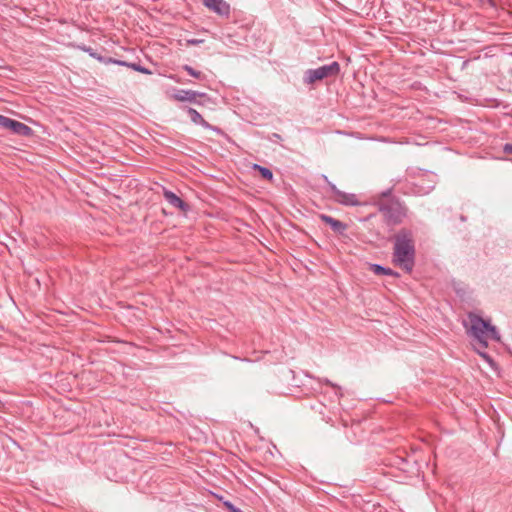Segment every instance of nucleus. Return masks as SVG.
<instances>
[{
  "instance_id": "26",
  "label": "nucleus",
  "mask_w": 512,
  "mask_h": 512,
  "mask_svg": "<svg viewBox=\"0 0 512 512\" xmlns=\"http://www.w3.org/2000/svg\"><path fill=\"white\" fill-rule=\"evenodd\" d=\"M237 512H243V511L241 509H239V511H237Z\"/></svg>"
},
{
  "instance_id": "22",
  "label": "nucleus",
  "mask_w": 512,
  "mask_h": 512,
  "mask_svg": "<svg viewBox=\"0 0 512 512\" xmlns=\"http://www.w3.org/2000/svg\"><path fill=\"white\" fill-rule=\"evenodd\" d=\"M503 152L506 153V154H511L512 155V144L511 143H506L503 146Z\"/></svg>"
},
{
  "instance_id": "12",
  "label": "nucleus",
  "mask_w": 512,
  "mask_h": 512,
  "mask_svg": "<svg viewBox=\"0 0 512 512\" xmlns=\"http://www.w3.org/2000/svg\"><path fill=\"white\" fill-rule=\"evenodd\" d=\"M370 270L376 275H386L398 278L400 274L391 268L384 267L380 264H370Z\"/></svg>"
},
{
  "instance_id": "10",
  "label": "nucleus",
  "mask_w": 512,
  "mask_h": 512,
  "mask_svg": "<svg viewBox=\"0 0 512 512\" xmlns=\"http://www.w3.org/2000/svg\"><path fill=\"white\" fill-rule=\"evenodd\" d=\"M319 217H320L321 221H323L325 224L329 225L331 227V229L338 234H343L347 229V225L345 223H343L342 221L337 220L329 215L321 214Z\"/></svg>"
},
{
  "instance_id": "6",
  "label": "nucleus",
  "mask_w": 512,
  "mask_h": 512,
  "mask_svg": "<svg viewBox=\"0 0 512 512\" xmlns=\"http://www.w3.org/2000/svg\"><path fill=\"white\" fill-rule=\"evenodd\" d=\"M205 98L209 100V97L206 93L198 92L194 90H185V89H179L176 90L175 93L172 95V98L179 102H189V103H195L199 105H203L204 103L200 100H197V98Z\"/></svg>"
},
{
  "instance_id": "3",
  "label": "nucleus",
  "mask_w": 512,
  "mask_h": 512,
  "mask_svg": "<svg viewBox=\"0 0 512 512\" xmlns=\"http://www.w3.org/2000/svg\"><path fill=\"white\" fill-rule=\"evenodd\" d=\"M375 205L387 226L400 225L407 216L406 206L396 198L379 199Z\"/></svg>"
},
{
  "instance_id": "7",
  "label": "nucleus",
  "mask_w": 512,
  "mask_h": 512,
  "mask_svg": "<svg viewBox=\"0 0 512 512\" xmlns=\"http://www.w3.org/2000/svg\"><path fill=\"white\" fill-rule=\"evenodd\" d=\"M202 2L205 7L214 13L223 17H229L230 5L225 0H202Z\"/></svg>"
},
{
  "instance_id": "25",
  "label": "nucleus",
  "mask_w": 512,
  "mask_h": 512,
  "mask_svg": "<svg viewBox=\"0 0 512 512\" xmlns=\"http://www.w3.org/2000/svg\"><path fill=\"white\" fill-rule=\"evenodd\" d=\"M391 194V189H387L386 191H383L381 193V196L384 197L385 199H389L388 196Z\"/></svg>"
},
{
  "instance_id": "1",
  "label": "nucleus",
  "mask_w": 512,
  "mask_h": 512,
  "mask_svg": "<svg viewBox=\"0 0 512 512\" xmlns=\"http://www.w3.org/2000/svg\"><path fill=\"white\" fill-rule=\"evenodd\" d=\"M468 319L470 321V329L468 330V333L477 340L479 346L475 348V351L481 358L493 366L494 360L484 350L488 347V339H492L497 342L500 341L499 332L495 326L491 325L489 320H484L481 316L475 313H469Z\"/></svg>"
},
{
  "instance_id": "2",
  "label": "nucleus",
  "mask_w": 512,
  "mask_h": 512,
  "mask_svg": "<svg viewBox=\"0 0 512 512\" xmlns=\"http://www.w3.org/2000/svg\"><path fill=\"white\" fill-rule=\"evenodd\" d=\"M415 256L416 249L413 231L407 228L400 229L394 235L393 263L404 269L407 273H410L415 265Z\"/></svg>"
},
{
  "instance_id": "14",
  "label": "nucleus",
  "mask_w": 512,
  "mask_h": 512,
  "mask_svg": "<svg viewBox=\"0 0 512 512\" xmlns=\"http://www.w3.org/2000/svg\"><path fill=\"white\" fill-rule=\"evenodd\" d=\"M98 60L104 64H116V65H119V66H125V67H129V65H131L132 63L130 62H127V61H123V60H117V59H114V58H106V57H98Z\"/></svg>"
},
{
  "instance_id": "23",
  "label": "nucleus",
  "mask_w": 512,
  "mask_h": 512,
  "mask_svg": "<svg viewBox=\"0 0 512 512\" xmlns=\"http://www.w3.org/2000/svg\"><path fill=\"white\" fill-rule=\"evenodd\" d=\"M209 130H212L214 131L215 133L219 134V135H223L224 132L222 131L221 128L217 127V126H213L210 124V128H208Z\"/></svg>"
},
{
  "instance_id": "9",
  "label": "nucleus",
  "mask_w": 512,
  "mask_h": 512,
  "mask_svg": "<svg viewBox=\"0 0 512 512\" xmlns=\"http://www.w3.org/2000/svg\"><path fill=\"white\" fill-rule=\"evenodd\" d=\"M7 129L11 130L13 133L17 135L25 137H29L33 134V130L31 127L14 119H10Z\"/></svg>"
},
{
  "instance_id": "8",
  "label": "nucleus",
  "mask_w": 512,
  "mask_h": 512,
  "mask_svg": "<svg viewBox=\"0 0 512 512\" xmlns=\"http://www.w3.org/2000/svg\"><path fill=\"white\" fill-rule=\"evenodd\" d=\"M163 196L165 200L173 207L183 211L187 212L190 209V206L183 201L179 196H177L174 192L170 190H164Z\"/></svg>"
},
{
  "instance_id": "11",
  "label": "nucleus",
  "mask_w": 512,
  "mask_h": 512,
  "mask_svg": "<svg viewBox=\"0 0 512 512\" xmlns=\"http://www.w3.org/2000/svg\"><path fill=\"white\" fill-rule=\"evenodd\" d=\"M186 112L194 124L200 125L203 128H210V124L206 120H204L202 115L197 110H195L194 108L188 107L186 109Z\"/></svg>"
},
{
  "instance_id": "19",
  "label": "nucleus",
  "mask_w": 512,
  "mask_h": 512,
  "mask_svg": "<svg viewBox=\"0 0 512 512\" xmlns=\"http://www.w3.org/2000/svg\"><path fill=\"white\" fill-rule=\"evenodd\" d=\"M10 119L11 118H9V117L0 115V127L7 129Z\"/></svg>"
},
{
  "instance_id": "21",
  "label": "nucleus",
  "mask_w": 512,
  "mask_h": 512,
  "mask_svg": "<svg viewBox=\"0 0 512 512\" xmlns=\"http://www.w3.org/2000/svg\"><path fill=\"white\" fill-rule=\"evenodd\" d=\"M321 383H324L326 385H329L333 388H336L337 390H341V388L339 386H337L336 384L332 383L329 379L325 378L323 380H321Z\"/></svg>"
},
{
  "instance_id": "5",
  "label": "nucleus",
  "mask_w": 512,
  "mask_h": 512,
  "mask_svg": "<svg viewBox=\"0 0 512 512\" xmlns=\"http://www.w3.org/2000/svg\"><path fill=\"white\" fill-rule=\"evenodd\" d=\"M327 186L332 193V198L334 201L338 202L339 204L346 205V206H357L359 205V201L357 198V195L353 193H346L341 190H339L336 185L332 182H330L327 178V176H324Z\"/></svg>"
},
{
  "instance_id": "13",
  "label": "nucleus",
  "mask_w": 512,
  "mask_h": 512,
  "mask_svg": "<svg viewBox=\"0 0 512 512\" xmlns=\"http://www.w3.org/2000/svg\"><path fill=\"white\" fill-rule=\"evenodd\" d=\"M252 168H253V170L258 171V172L260 173V175H261L264 179L269 180V181H272V180H273V173H272V171H271L269 168H267V167H263V166H261V165H259V164H254V165L252 166Z\"/></svg>"
},
{
  "instance_id": "24",
  "label": "nucleus",
  "mask_w": 512,
  "mask_h": 512,
  "mask_svg": "<svg viewBox=\"0 0 512 512\" xmlns=\"http://www.w3.org/2000/svg\"><path fill=\"white\" fill-rule=\"evenodd\" d=\"M85 51H87L90 56L96 58L98 60V57H100L96 52L93 51L92 48H86Z\"/></svg>"
},
{
  "instance_id": "15",
  "label": "nucleus",
  "mask_w": 512,
  "mask_h": 512,
  "mask_svg": "<svg viewBox=\"0 0 512 512\" xmlns=\"http://www.w3.org/2000/svg\"><path fill=\"white\" fill-rule=\"evenodd\" d=\"M182 69L184 71H186L190 76L194 77V78H197V79H203L205 78L204 74L200 71H197L195 70L193 67H191L190 65H184L182 67Z\"/></svg>"
},
{
  "instance_id": "4",
  "label": "nucleus",
  "mask_w": 512,
  "mask_h": 512,
  "mask_svg": "<svg viewBox=\"0 0 512 512\" xmlns=\"http://www.w3.org/2000/svg\"><path fill=\"white\" fill-rule=\"evenodd\" d=\"M340 73V64L334 61L328 65H323L315 69H308L304 74V82L313 84L316 81L323 80L328 77H335Z\"/></svg>"
},
{
  "instance_id": "20",
  "label": "nucleus",
  "mask_w": 512,
  "mask_h": 512,
  "mask_svg": "<svg viewBox=\"0 0 512 512\" xmlns=\"http://www.w3.org/2000/svg\"><path fill=\"white\" fill-rule=\"evenodd\" d=\"M269 140L270 141H274V142H277V141H281L282 140V137L280 134L278 133H272L271 136H269Z\"/></svg>"
},
{
  "instance_id": "18",
  "label": "nucleus",
  "mask_w": 512,
  "mask_h": 512,
  "mask_svg": "<svg viewBox=\"0 0 512 512\" xmlns=\"http://www.w3.org/2000/svg\"><path fill=\"white\" fill-rule=\"evenodd\" d=\"M203 42H204L203 39H197V38H191V39L186 40V44L188 46H196V45L202 44Z\"/></svg>"
},
{
  "instance_id": "16",
  "label": "nucleus",
  "mask_w": 512,
  "mask_h": 512,
  "mask_svg": "<svg viewBox=\"0 0 512 512\" xmlns=\"http://www.w3.org/2000/svg\"><path fill=\"white\" fill-rule=\"evenodd\" d=\"M129 68H131L137 72L143 73V74H147V75L152 74L151 70H149L148 68H146L140 64H137V63H132L131 65H129Z\"/></svg>"
},
{
  "instance_id": "17",
  "label": "nucleus",
  "mask_w": 512,
  "mask_h": 512,
  "mask_svg": "<svg viewBox=\"0 0 512 512\" xmlns=\"http://www.w3.org/2000/svg\"><path fill=\"white\" fill-rule=\"evenodd\" d=\"M223 505L224 507L229 511V512H237L239 511V508L236 507L232 502L226 500L223 502Z\"/></svg>"
}]
</instances>
